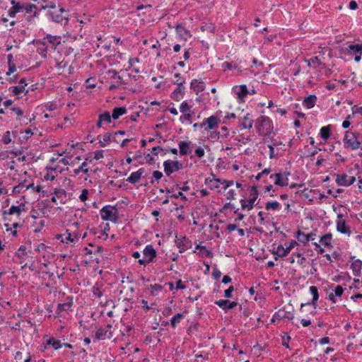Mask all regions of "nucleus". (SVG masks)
<instances>
[{
  "mask_svg": "<svg viewBox=\"0 0 362 362\" xmlns=\"http://www.w3.org/2000/svg\"><path fill=\"white\" fill-rule=\"evenodd\" d=\"M188 313L187 310H185L182 313H177L170 320L171 327L175 328L180 320L184 317V315Z\"/></svg>",
  "mask_w": 362,
  "mask_h": 362,
  "instance_id": "e433bc0d",
  "label": "nucleus"
},
{
  "mask_svg": "<svg viewBox=\"0 0 362 362\" xmlns=\"http://www.w3.org/2000/svg\"><path fill=\"white\" fill-rule=\"evenodd\" d=\"M47 16L49 18V19L55 23L62 24V21H65L64 25L67 24L69 21V18L64 17L61 13H55V12L52 11H48L47 13Z\"/></svg>",
  "mask_w": 362,
  "mask_h": 362,
  "instance_id": "4be33fe9",
  "label": "nucleus"
},
{
  "mask_svg": "<svg viewBox=\"0 0 362 362\" xmlns=\"http://www.w3.org/2000/svg\"><path fill=\"white\" fill-rule=\"evenodd\" d=\"M1 141H2V142L4 144H10L11 142V132L10 131H6L4 134Z\"/></svg>",
  "mask_w": 362,
  "mask_h": 362,
  "instance_id": "e2e57ef3",
  "label": "nucleus"
},
{
  "mask_svg": "<svg viewBox=\"0 0 362 362\" xmlns=\"http://www.w3.org/2000/svg\"><path fill=\"white\" fill-rule=\"evenodd\" d=\"M347 47H340L338 50L340 55H357L362 54V46L358 43L348 42Z\"/></svg>",
  "mask_w": 362,
  "mask_h": 362,
  "instance_id": "39448f33",
  "label": "nucleus"
},
{
  "mask_svg": "<svg viewBox=\"0 0 362 362\" xmlns=\"http://www.w3.org/2000/svg\"><path fill=\"white\" fill-rule=\"evenodd\" d=\"M30 44L37 46V52L42 58L46 59L47 57L48 45L46 41H44L43 39H34L29 42V45Z\"/></svg>",
  "mask_w": 362,
  "mask_h": 362,
  "instance_id": "9d476101",
  "label": "nucleus"
},
{
  "mask_svg": "<svg viewBox=\"0 0 362 362\" xmlns=\"http://www.w3.org/2000/svg\"><path fill=\"white\" fill-rule=\"evenodd\" d=\"M281 337H282V343H281L282 346H284L286 349H291L290 346H289V341H291V337H290L288 333L284 332V335Z\"/></svg>",
  "mask_w": 362,
  "mask_h": 362,
  "instance_id": "3c124183",
  "label": "nucleus"
},
{
  "mask_svg": "<svg viewBox=\"0 0 362 362\" xmlns=\"http://www.w3.org/2000/svg\"><path fill=\"white\" fill-rule=\"evenodd\" d=\"M185 78H182V80H176L173 81V84L177 85L176 88L171 93L170 98L175 101H180L185 93Z\"/></svg>",
  "mask_w": 362,
  "mask_h": 362,
  "instance_id": "0eeeda50",
  "label": "nucleus"
},
{
  "mask_svg": "<svg viewBox=\"0 0 362 362\" xmlns=\"http://www.w3.org/2000/svg\"><path fill=\"white\" fill-rule=\"evenodd\" d=\"M66 233H67V236L66 237V243H75L78 240L80 235L78 232L74 233L72 234L68 229H66Z\"/></svg>",
  "mask_w": 362,
  "mask_h": 362,
  "instance_id": "ea45409f",
  "label": "nucleus"
},
{
  "mask_svg": "<svg viewBox=\"0 0 362 362\" xmlns=\"http://www.w3.org/2000/svg\"><path fill=\"white\" fill-rule=\"evenodd\" d=\"M233 92L237 95L238 101L240 103L245 102V98L247 96L249 90L246 85L234 86L232 88Z\"/></svg>",
  "mask_w": 362,
  "mask_h": 362,
  "instance_id": "9b49d317",
  "label": "nucleus"
},
{
  "mask_svg": "<svg viewBox=\"0 0 362 362\" xmlns=\"http://www.w3.org/2000/svg\"><path fill=\"white\" fill-rule=\"evenodd\" d=\"M98 117L103 121V122H105L107 124H110L112 122V115L110 112L105 111L104 112L100 114Z\"/></svg>",
  "mask_w": 362,
  "mask_h": 362,
  "instance_id": "de8ad7c7",
  "label": "nucleus"
},
{
  "mask_svg": "<svg viewBox=\"0 0 362 362\" xmlns=\"http://www.w3.org/2000/svg\"><path fill=\"white\" fill-rule=\"evenodd\" d=\"M206 85L204 81L198 79H193L190 83V88L198 95L199 93L204 90Z\"/></svg>",
  "mask_w": 362,
  "mask_h": 362,
  "instance_id": "5701e85b",
  "label": "nucleus"
},
{
  "mask_svg": "<svg viewBox=\"0 0 362 362\" xmlns=\"http://www.w3.org/2000/svg\"><path fill=\"white\" fill-rule=\"evenodd\" d=\"M274 185L280 187H286L288 185V178L284 177L281 173L279 175H275Z\"/></svg>",
  "mask_w": 362,
  "mask_h": 362,
  "instance_id": "c9c22d12",
  "label": "nucleus"
},
{
  "mask_svg": "<svg viewBox=\"0 0 362 362\" xmlns=\"http://www.w3.org/2000/svg\"><path fill=\"white\" fill-rule=\"evenodd\" d=\"M211 276L213 279L216 281L219 280V279L221 276V272L218 269L216 264H214L213 267V272Z\"/></svg>",
  "mask_w": 362,
  "mask_h": 362,
  "instance_id": "bf43d9fd",
  "label": "nucleus"
},
{
  "mask_svg": "<svg viewBox=\"0 0 362 362\" xmlns=\"http://www.w3.org/2000/svg\"><path fill=\"white\" fill-rule=\"evenodd\" d=\"M47 8H56V4L52 1L49 0H42V2L39 8V10H45Z\"/></svg>",
  "mask_w": 362,
  "mask_h": 362,
  "instance_id": "37998d69",
  "label": "nucleus"
},
{
  "mask_svg": "<svg viewBox=\"0 0 362 362\" xmlns=\"http://www.w3.org/2000/svg\"><path fill=\"white\" fill-rule=\"evenodd\" d=\"M112 337V332L111 331L108 330L106 328L100 327L99 329H97L95 332V335L93 338V341L95 342L100 340H103L106 337L107 339H111Z\"/></svg>",
  "mask_w": 362,
  "mask_h": 362,
  "instance_id": "6ab92c4d",
  "label": "nucleus"
},
{
  "mask_svg": "<svg viewBox=\"0 0 362 362\" xmlns=\"http://www.w3.org/2000/svg\"><path fill=\"white\" fill-rule=\"evenodd\" d=\"M328 288L332 289L334 291V295L337 297H341L344 291V288L341 286L337 285L334 286L333 284L328 285Z\"/></svg>",
  "mask_w": 362,
  "mask_h": 362,
  "instance_id": "a19ab883",
  "label": "nucleus"
},
{
  "mask_svg": "<svg viewBox=\"0 0 362 362\" xmlns=\"http://www.w3.org/2000/svg\"><path fill=\"white\" fill-rule=\"evenodd\" d=\"M334 177H336L335 182L338 186H343L346 187L347 180H348V176L346 173L343 174H333Z\"/></svg>",
  "mask_w": 362,
  "mask_h": 362,
  "instance_id": "f704fd0d",
  "label": "nucleus"
},
{
  "mask_svg": "<svg viewBox=\"0 0 362 362\" xmlns=\"http://www.w3.org/2000/svg\"><path fill=\"white\" fill-rule=\"evenodd\" d=\"M11 4L12 7L8 9V15L11 18H14L18 13L21 12L24 9V4L16 0H11Z\"/></svg>",
  "mask_w": 362,
  "mask_h": 362,
  "instance_id": "2eb2a0df",
  "label": "nucleus"
},
{
  "mask_svg": "<svg viewBox=\"0 0 362 362\" xmlns=\"http://www.w3.org/2000/svg\"><path fill=\"white\" fill-rule=\"evenodd\" d=\"M19 211L20 208H18L17 206L12 205L8 210L3 211V215H13L16 214L19 216Z\"/></svg>",
  "mask_w": 362,
  "mask_h": 362,
  "instance_id": "49530a36",
  "label": "nucleus"
},
{
  "mask_svg": "<svg viewBox=\"0 0 362 362\" xmlns=\"http://www.w3.org/2000/svg\"><path fill=\"white\" fill-rule=\"evenodd\" d=\"M216 305H217L219 308H222L225 312H227L229 310H231L237 306V301H230L228 299H221L216 300L214 302Z\"/></svg>",
  "mask_w": 362,
  "mask_h": 362,
  "instance_id": "f3484780",
  "label": "nucleus"
},
{
  "mask_svg": "<svg viewBox=\"0 0 362 362\" xmlns=\"http://www.w3.org/2000/svg\"><path fill=\"white\" fill-rule=\"evenodd\" d=\"M169 197L174 199L180 198L182 201L187 202L188 200L187 197L182 193V192L179 191L177 193H175V191L173 193L168 194Z\"/></svg>",
  "mask_w": 362,
  "mask_h": 362,
  "instance_id": "864d4df0",
  "label": "nucleus"
},
{
  "mask_svg": "<svg viewBox=\"0 0 362 362\" xmlns=\"http://www.w3.org/2000/svg\"><path fill=\"white\" fill-rule=\"evenodd\" d=\"M150 288L152 290L150 295L152 296H156L158 292L162 291L163 289V286L158 284H151Z\"/></svg>",
  "mask_w": 362,
  "mask_h": 362,
  "instance_id": "8fccbe9b",
  "label": "nucleus"
},
{
  "mask_svg": "<svg viewBox=\"0 0 362 362\" xmlns=\"http://www.w3.org/2000/svg\"><path fill=\"white\" fill-rule=\"evenodd\" d=\"M101 218L103 221H110L114 223L118 222L119 211L117 205H105L100 211Z\"/></svg>",
  "mask_w": 362,
  "mask_h": 362,
  "instance_id": "f03ea898",
  "label": "nucleus"
},
{
  "mask_svg": "<svg viewBox=\"0 0 362 362\" xmlns=\"http://www.w3.org/2000/svg\"><path fill=\"white\" fill-rule=\"evenodd\" d=\"M178 146L180 156L187 155L191 151L190 148L193 147V144L190 141H180L178 143Z\"/></svg>",
  "mask_w": 362,
  "mask_h": 362,
  "instance_id": "412c9836",
  "label": "nucleus"
},
{
  "mask_svg": "<svg viewBox=\"0 0 362 362\" xmlns=\"http://www.w3.org/2000/svg\"><path fill=\"white\" fill-rule=\"evenodd\" d=\"M202 31H208L209 33H214L216 29V25L213 23H206L204 25H201L200 28Z\"/></svg>",
  "mask_w": 362,
  "mask_h": 362,
  "instance_id": "09e8293b",
  "label": "nucleus"
},
{
  "mask_svg": "<svg viewBox=\"0 0 362 362\" xmlns=\"http://www.w3.org/2000/svg\"><path fill=\"white\" fill-rule=\"evenodd\" d=\"M127 112V110L124 106L115 107L112 109L111 115L113 119L117 120L119 117L125 115Z\"/></svg>",
  "mask_w": 362,
  "mask_h": 362,
  "instance_id": "c756f323",
  "label": "nucleus"
},
{
  "mask_svg": "<svg viewBox=\"0 0 362 362\" xmlns=\"http://www.w3.org/2000/svg\"><path fill=\"white\" fill-rule=\"evenodd\" d=\"M317 98L315 95H309L305 97L303 100V105L307 109H311L315 107Z\"/></svg>",
  "mask_w": 362,
  "mask_h": 362,
  "instance_id": "cd10ccee",
  "label": "nucleus"
},
{
  "mask_svg": "<svg viewBox=\"0 0 362 362\" xmlns=\"http://www.w3.org/2000/svg\"><path fill=\"white\" fill-rule=\"evenodd\" d=\"M221 122V119L216 115H211L208 118H205L202 123L199 124V127H205V130L215 129L218 127Z\"/></svg>",
  "mask_w": 362,
  "mask_h": 362,
  "instance_id": "1a4fd4ad",
  "label": "nucleus"
},
{
  "mask_svg": "<svg viewBox=\"0 0 362 362\" xmlns=\"http://www.w3.org/2000/svg\"><path fill=\"white\" fill-rule=\"evenodd\" d=\"M33 9H38L35 4L30 3L24 4V9L27 13L32 12Z\"/></svg>",
  "mask_w": 362,
  "mask_h": 362,
  "instance_id": "338daca9",
  "label": "nucleus"
},
{
  "mask_svg": "<svg viewBox=\"0 0 362 362\" xmlns=\"http://www.w3.org/2000/svg\"><path fill=\"white\" fill-rule=\"evenodd\" d=\"M293 314L289 312L288 313L284 310H279L278 311L275 312L274 314L273 315V317L271 319V324L279 322V321L284 318L291 320L293 319Z\"/></svg>",
  "mask_w": 362,
  "mask_h": 362,
  "instance_id": "ddd939ff",
  "label": "nucleus"
},
{
  "mask_svg": "<svg viewBox=\"0 0 362 362\" xmlns=\"http://www.w3.org/2000/svg\"><path fill=\"white\" fill-rule=\"evenodd\" d=\"M47 172H59V173H62L64 170H69V168H66V169L62 168L60 166L57 165L55 167L52 166H47L45 168Z\"/></svg>",
  "mask_w": 362,
  "mask_h": 362,
  "instance_id": "5fc2aeb1",
  "label": "nucleus"
},
{
  "mask_svg": "<svg viewBox=\"0 0 362 362\" xmlns=\"http://www.w3.org/2000/svg\"><path fill=\"white\" fill-rule=\"evenodd\" d=\"M193 114H194V112H186V113H184V115L180 116V122H183L184 120H186V121H187V122L191 123V120H192V117Z\"/></svg>",
  "mask_w": 362,
  "mask_h": 362,
  "instance_id": "774afa93",
  "label": "nucleus"
},
{
  "mask_svg": "<svg viewBox=\"0 0 362 362\" xmlns=\"http://www.w3.org/2000/svg\"><path fill=\"white\" fill-rule=\"evenodd\" d=\"M141 179V177L139 175V173H137L136 172H133L131 173V175H129V177H128L127 179H126V181L131 183V184H136Z\"/></svg>",
  "mask_w": 362,
  "mask_h": 362,
  "instance_id": "a18cd8bd",
  "label": "nucleus"
},
{
  "mask_svg": "<svg viewBox=\"0 0 362 362\" xmlns=\"http://www.w3.org/2000/svg\"><path fill=\"white\" fill-rule=\"evenodd\" d=\"M221 136V133L218 131H213L209 134V139L211 142L216 141Z\"/></svg>",
  "mask_w": 362,
  "mask_h": 362,
  "instance_id": "69168bd1",
  "label": "nucleus"
},
{
  "mask_svg": "<svg viewBox=\"0 0 362 362\" xmlns=\"http://www.w3.org/2000/svg\"><path fill=\"white\" fill-rule=\"evenodd\" d=\"M28 253H32V251L28 250L27 252L25 245H21L18 250L15 252V255L20 259V264H22L24 262L25 256L27 255Z\"/></svg>",
  "mask_w": 362,
  "mask_h": 362,
  "instance_id": "2f4dec72",
  "label": "nucleus"
},
{
  "mask_svg": "<svg viewBox=\"0 0 362 362\" xmlns=\"http://www.w3.org/2000/svg\"><path fill=\"white\" fill-rule=\"evenodd\" d=\"M52 194H55V196L58 198H60L63 196H66V192L64 189L61 188H54Z\"/></svg>",
  "mask_w": 362,
  "mask_h": 362,
  "instance_id": "0e129e2a",
  "label": "nucleus"
},
{
  "mask_svg": "<svg viewBox=\"0 0 362 362\" xmlns=\"http://www.w3.org/2000/svg\"><path fill=\"white\" fill-rule=\"evenodd\" d=\"M192 108V106L189 105L187 101H183L180 107V112L182 113H186L187 111H189Z\"/></svg>",
  "mask_w": 362,
  "mask_h": 362,
  "instance_id": "680f3d73",
  "label": "nucleus"
},
{
  "mask_svg": "<svg viewBox=\"0 0 362 362\" xmlns=\"http://www.w3.org/2000/svg\"><path fill=\"white\" fill-rule=\"evenodd\" d=\"M173 187H174V188L175 187L177 189H179L180 191H181V192H182V191L187 192L190 189V187L188 185L187 181L184 182L182 186H180V182H177V183H175V185H173Z\"/></svg>",
  "mask_w": 362,
  "mask_h": 362,
  "instance_id": "4d7b16f0",
  "label": "nucleus"
},
{
  "mask_svg": "<svg viewBox=\"0 0 362 362\" xmlns=\"http://www.w3.org/2000/svg\"><path fill=\"white\" fill-rule=\"evenodd\" d=\"M309 291L313 296L312 299H311V300L308 301L307 303L300 304V311H303V308L306 305H312L315 310L317 308V301L319 300V296H320L319 292H318V288L315 286H311L309 288Z\"/></svg>",
  "mask_w": 362,
  "mask_h": 362,
  "instance_id": "f8f14e48",
  "label": "nucleus"
},
{
  "mask_svg": "<svg viewBox=\"0 0 362 362\" xmlns=\"http://www.w3.org/2000/svg\"><path fill=\"white\" fill-rule=\"evenodd\" d=\"M341 280H344L346 282H349L351 280V276L348 272L341 273V274L337 275L333 278V281L339 282Z\"/></svg>",
  "mask_w": 362,
  "mask_h": 362,
  "instance_id": "c03bdc74",
  "label": "nucleus"
},
{
  "mask_svg": "<svg viewBox=\"0 0 362 362\" xmlns=\"http://www.w3.org/2000/svg\"><path fill=\"white\" fill-rule=\"evenodd\" d=\"M250 197L248 199L243 198L240 199L241 208L243 210H252L255 206V202L258 198L259 191L256 185L250 187Z\"/></svg>",
  "mask_w": 362,
  "mask_h": 362,
  "instance_id": "7ed1b4c3",
  "label": "nucleus"
},
{
  "mask_svg": "<svg viewBox=\"0 0 362 362\" xmlns=\"http://www.w3.org/2000/svg\"><path fill=\"white\" fill-rule=\"evenodd\" d=\"M332 125L328 124L327 126H324L320 129V136L327 141L329 139L332 135Z\"/></svg>",
  "mask_w": 362,
  "mask_h": 362,
  "instance_id": "7c9ffc66",
  "label": "nucleus"
},
{
  "mask_svg": "<svg viewBox=\"0 0 362 362\" xmlns=\"http://www.w3.org/2000/svg\"><path fill=\"white\" fill-rule=\"evenodd\" d=\"M144 257L139 259L138 263L140 265L146 267L148 264L153 262L157 257V251L151 244L147 245L143 250Z\"/></svg>",
  "mask_w": 362,
  "mask_h": 362,
  "instance_id": "20e7f679",
  "label": "nucleus"
},
{
  "mask_svg": "<svg viewBox=\"0 0 362 362\" xmlns=\"http://www.w3.org/2000/svg\"><path fill=\"white\" fill-rule=\"evenodd\" d=\"M176 33L180 36V38L185 40V41L188 37H192L190 31L187 30L182 24H177L175 27Z\"/></svg>",
  "mask_w": 362,
  "mask_h": 362,
  "instance_id": "393cba45",
  "label": "nucleus"
},
{
  "mask_svg": "<svg viewBox=\"0 0 362 362\" xmlns=\"http://www.w3.org/2000/svg\"><path fill=\"white\" fill-rule=\"evenodd\" d=\"M315 233H308L305 234L300 230H298L294 235V237L298 240L300 243H302L304 245H308L310 240H313L315 239Z\"/></svg>",
  "mask_w": 362,
  "mask_h": 362,
  "instance_id": "dca6fc26",
  "label": "nucleus"
},
{
  "mask_svg": "<svg viewBox=\"0 0 362 362\" xmlns=\"http://www.w3.org/2000/svg\"><path fill=\"white\" fill-rule=\"evenodd\" d=\"M250 113H247L244 117H243V121L240 122L238 127H240V129H250L252 126H253V124L254 122H255V120H253L252 119L250 118Z\"/></svg>",
  "mask_w": 362,
  "mask_h": 362,
  "instance_id": "a878e982",
  "label": "nucleus"
},
{
  "mask_svg": "<svg viewBox=\"0 0 362 362\" xmlns=\"http://www.w3.org/2000/svg\"><path fill=\"white\" fill-rule=\"evenodd\" d=\"M242 62L240 61L238 62V60L236 62H224L221 67L223 68V71H226L227 70L231 71L233 69H237L239 72H243L244 70H246V69H243V66H241Z\"/></svg>",
  "mask_w": 362,
  "mask_h": 362,
  "instance_id": "a211bd4d",
  "label": "nucleus"
},
{
  "mask_svg": "<svg viewBox=\"0 0 362 362\" xmlns=\"http://www.w3.org/2000/svg\"><path fill=\"white\" fill-rule=\"evenodd\" d=\"M139 61H140V60H139V57H131V58H129V62H128V64H129L128 67H127V68H126V69H122V70H120V71H119V72H123V71H129V70H130V69L132 68V66H133V65H134V62L139 63Z\"/></svg>",
  "mask_w": 362,
  "mask_h": 362,
  "instance_id": "6e6d98bb",
  "label": "nucleus"
},
{
  "mask_svg": "<svg viewBox=\"0 0 362 362\" xmlns=\"http://www.w3.org/2000/svg\"><path fill=\"white\" fill-rule=\"evenodd\" d=\"M164 172L170 177L173 173L178 172L182 169V164L178 160H167L163 162Z\"/></svg>",
  "mask_w": 362,
  "mask_h": 362,
  "instance_id": "6e6552de",
  "label": "nucleus"
},
{
  "mask_svg": "<svg viewBox=\"0 0 362 362\" xmlns=\"http://www.w3.org/2000/svg\"><path fill=\"white\" fill-rule=\"evenodd\" d=\"M347 136H344L343 142L344 147L347 149L356 150L360 148L361 144H362L361 139H354L353 142H350L346 139Z\"/></svg>",
  "mask_w": 362,
  "mask_h": 362,
  "instance_id": "b1692460",
  "label": "nucleus"
},
{
  "mask_svg": "<svg viewBox=\"0 0 362 362\" xmlns=\"http://www.w3.org/2000/svg\"><path fill=\"white\" fill-rule=\"evenodd\" d=\"M61 39L60 35H52L51 34H47L43 38L44 41L46 40L47 43H49L51 45V48L54 49L61 44Z\"/></svg>",
  "mask_w": 362,
  "mask_h": 362,
  "instance_id": "aec40b11",
  "label": "nucleus"
},
{
  "mask_svg": "<svg viewBox=\"0 0 362 362\" xmlns=\"http://www.w3.org/2000/svg\"><path fill=\"white\" fill-rule=\"evenodd\" d=\"M20 133H23V131H21ZM24 133H25V136L23 138L22 140L20 141L21 144H23L24 141H28V139L34 134L31 129L29 127L25 129Z\"/></svg>",
  "mask_w": 362,
  "mask_h": 362,
  "instance_id": "13d9d810",
  "label": "nucleus"
},
{
  "mask_svg": "<svg viewBox=\"0 0 362 362\" xmlns=\"http://www.w3.org/2000/svg\"><path fill=\"white\" fill-rule=\"evenodd\" d=\"M298 245V243L296 240H291L286 247H284L282 245H279L277 247V250L273 249L271 252L274 255L275 260H278L279 257H286L291 250Z\"/></svg>",
  "mask_w": 362,
  "mask_h": 362,
  "instance_id": "423d86ee",
  "label": "nucleus"
},
{
  "mask_svg": "<svg viewBox=\"0 0 362 362\" xmlns=\"http://www.w3.org/2000/svg\"><path fill=\"white\" fill-rule=\"evenodd\" d=\"M255 127L257 133L261 136H270L272 134H275L274 132V124L272 120L267 116L260 115L255 120Z\"/></svg>",
  "mask_w": 362,
  "mask_h": 362,
  "instance_id": "f257e3e1",
  "label": "nucleus"
},
{
  "mask_svg": "<svg viewBox=\"0 0 362 362\" xmlns=\"http://www.w3.org/2000/svg\"><path fill=\"white\" fill-rule=\"evenodd\" d=\"M71 310V308H69L66 303L64 302V303H60L57 305V309L55 310V314H54V317H60L61 316V313L63 312V311H69Z\"/></svg>",
  "mask_w": 362,
  "mask_h": 362,
  "instance_id": "58836bf2",
  "label": "nucleus"
},
{
  "mask_svg": "<svg viewBox=\"0 0 362 362\" xmlns=\"http://www.w3.org/2000/svg\"><path fill=\"white\" fill-rule=\"evenodd\" d=\"M47 344L52 346L54 350H58L62 347V343L59 339L54 337H49L47 339Z\"/></svg>",
  "mask_w": 362,
  "mask_h": 362,
  "instance_id": "4c0bfd02",
  "label": "nucleus"
},
{
  "mask_svg": "<svg viewBox=\"0 0 362 362\" xmlns=\"http://www.w3.org/2000/svg\"><path fill=\"white\" fill-rule=\"evenodd\" d=\"M351 268L353 271V274L356 276L361 275V270L362 268V261L360 259H355L353 261L351 265Z\"/></svg>",
  "mask_w": 362,
  "mask_h": 362,
  "instance_id": "473e14b6",
  "label": "nucleus"
},
{
  "mask_svg": "<svg viewBox=\"0 0 362 362\" xmlns=\"http://www.w3.org/2000/svg\"><path fill=\"white\" fill-rule=\"evenodd\" d=\"M305 61L308 63V66L313 69H317L319 67L325 68V64L322 63L318 57H313L310 59H305Z\"/></svg>",
  "mask_w": 362,
  "mask_h": 362,
  "instance_id": "c85d7f7f",
  "label": "nucleus"
},
{
  "mask_svg": "<svg viewBox=\"0 0 362 362\" xmlns=\"http://www.w3.org/2000/svg\"><path fill=\"white\" fill-rule=\"evenodd\" d=\"M281 208V204L277 201L267 202L265 204V209L267 211H276Z\"/></svg>",
  "mask_w": 362,
  "mask_h": 362,
  "instance_id": "79ce46f5",
  "label": "nucleus"
},
{
  "mask_svg": "<svg viewBox=\"0 0 362 362\" xmlns=\"http://www.w3.org/2000/svg\"><path fill=\"white\" fill-rule=\"evenodd\" d=\"M18 83L19 85L18 86H11L9 88V90H11V92L13 93V95H20L21 93H24L25 95L28 94L29 90H25V86H27L28 83L26 82V79L25 78H22L19 81H18Z\"/></svg>",
  "mask_w": 362,
  "mask_h": 362,
  "instance_id": "4468645a",
  "label": "nucleus"
},
{
  "mask_svg": "<svg viewBox=\"0 0 362 362\" xmlns=\"http://www.w3.org/2000/svg\"><path fill=\"white\" fill-rule=\"evenodd\" d=\"M175 244L176 246L179 248V252L182 253L185 252L187 249L191 248L192 247H189V245L187 244L186 242L184 243L182 239L177 238V234L175 233Z\"/></svg>",
  "mask_w": 362,
  "mask_h": 362,
  "instance_id": "72a5a7b5",
  "label": "nucleus"
},
{
  "mask_svg": "<svg viewBox=\"0 0 362 362\" xmlns=\"http://www.w3.org/2000/svg\"><path fill=\"white\" fill-rule=\"evenodd\" d=\"M163 177L162 172L158 170H154L152 173V177L151 179L150 183L154 184L155 181H158Z\"/></svg>",
  "mask_w": 362,
  "mask_h": 362,
  "instance_id": "603ef678",
  "label": "nucleus"
},
{
  "mask_svg": "<svg viewBox=\"0 0 362 362\" xmlns=\"http://www.w3.org/2000/svg\"><path fill=\"white\" fill-rule=\"evenodd\" d=\"M337 230L342 234L349 235L351 233V228L346 225L345 220H338L337 221Z\"/></svg>",
  "mask_w": 362,
  "mask_h": 362,
  "instance_id": "bb28decb",
  "label": "nucleus"
},
{
  "mask_svg": "<svg viewBox=\"0 0 362 362\" xmlns=\"http://www.w3.org/2000/svg\"><path fill=\"white\" fill-rule=\"evenodd\" d=\"M85 86L86 88H93L95 87V78L90 77L86 80L85 81Z\"/></svg>",
  "mask_w": 362,
  "mask_h": 362,
  "instance_id": "052dcab7",
  "label": "nucleus"
}]
</instances>
